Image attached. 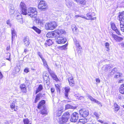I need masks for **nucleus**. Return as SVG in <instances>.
<instances>
[{
    "instance_id": "1",
    "label": "nucleus",
    "mask_w": 124,
    "mask_h": 124,
    "mask_svg": "<svg viewBox=\"0 0 124 124\" xmlns=\"http://www.w3.org/2000/svg\"><path fill=\"white\" fill-rule=\"evenodd\" d=\"M65 33V31L63 30L57 29L54 31L48 33L46 36L49 38H55L57 43L63 44L65 43L67 41L64 36Z\"/></svg>"
},
{
    "instance_id": "60",
    "label": "nucleus",
    "mask_w": 124,
    "mask_h": 124,
    "mask_svg": "<svg viewBox=\"0 0 124 124\" xmlns=\"http://www.w3.org/2000/svg\"><path fill=\"white\" fill-rule=\"evenodd\" d=\"M10 107L12 109H13L15 108V105H10Z\"/></svg>"
},
{
    "instance_id": "31",
    "label": "nucleus",
    "mask_w": 124,
    "mask_h": 124,
    "mask_svg": "<svg viewBox=\"0 0 124 124\" xmlns=\"http://www.w3.org/2000/svg\"><path fill=\"white\" fill-rule=\"evenodd\" d=\"M78 3L81 4H83L84 3V1L85 0H75Z\"/></svg>"
},
{
    "instance_id": "14",
    "label": "nucleus",
    "mask_w": 124,
    "mask_h": 124,
    "mask_svg": "<svg viewBox=\"0 0 124 124\" xmlns=\"http://www.w3.org/2000/svg\"><path fill=\"white\" fill-rule=\"evenodd\" d=\"M67 118H65L62 116V118L59 119V123L61 124H63L66 123L68 121Z\"/></svg>"
},
{
    "instance_id": "49",
    "label": "nucleus",
    "mask_w": 124,
    "mask_h": 124,
    "mask_svg": "<svg viewBox=\"0 0 124 124\" xmlns=\"http://www.w3.org/2000/svg\"><path fill=\"white\" fill-rule=\"evenodd\" d=\"M49 77V75L46 72H44L43 74V77Z\"/></svg>"
},
{
    "instance_id": "29",
    "label": "nucleus",
    "mask_w": 124,
    "mask_h": 124,
    "mask_svg": "<svg viewBox=\"0 0 124 124\" xmlns=\"http://www.w3.org/2000/svg\"><path fill=\"white\" fill-rule=\"evenodd\" d=\"M42 61L43 62V63L44 65L46 68H47L48 70L49 71V67L47 64V62L46 61L44 58L42 59Z\"/></svg>"
},
{
    "instance_id": "48",
    "label": "nucleus",
    "mask_w": 124,
    "mask_h": 124,
    "mask_svg": "<svg viewBox=\"0 0 124 124\" xmlns=\"http://www.w3.org/2000/svg\"><path fill=\"white\" fill-rule=\"evenodd\" d=\"M29 71V69L28 68H26L24 70V71L26 73H27Z\"/></svg>"
},
{
    "instance_id": "20",
    "label": "nucleus",
    "mask_w": 124,
    "mask_h": 124,
    "mask_svg": "<svg viewBox=\"0 0 124 124\" xmlns=\"http://www.w3.org/2000/svg\"><path fill=\"white\" fill-rule=\"evenodd\" d=\"M49 77H43V78L45 80L44 83L46 84L47 85L49 84Z\"/></svg>"
},
{
    "instance_id": "12",
    "label": "nucleus",
    "mask_w": 124,
    "mask_h": 124,
    "mask_svg": "<svg viewBox=\"0 0 124 124\" xmlns=\"http://www.w3.org/2000/svg\"><path fill=\"white\" fill-rule=\"evenodd\" d=\"M65 90L64 94L66 98L69 99V98L68 97V93L70 91V88L69 86L65 87L64 88Z\"/></svg>"
},
{
    "instance_id": "43",
    "label": "nucleus",
    "mask_w": 124,
    "mask_h": 124,
    "mask_svg": "<svg viewBox=\"0 0 124 124\" xmlns=\"http://www.w3.org/2000/svg\"><path fill=\"white\" fill-rule=\"evenodd\" d=\"M20 70L18 67L15 68L14 69V71H15V73L16 74L18 73L19 71Z\"/></svg>"
},
{
    "instance_id": "24",
    "label": "nucleus",
    "mask_w": 124,
    "mask_h": 124,
    "mask_svg": "<svg viewBox=\"0 0 124 124\" xmlns=\"http://www.w3.org/2000/svg\"><path fill=\"white\" fill-rule=\"evenodd\" d=\"M31 28L34 30L38 34H39L40 33L41 30L35 26H33Z\"/></svg>"
},
{
    "instance_id": "23",
    "label": "nucleus",
    "mask_w": 124,
    "mask_h": 124,
    "mask_svg": "<svg viewBox=\"0 0 124 124\" xmlns=\"http://www.w3.org/2000/svg\"><path fill=\"white\" fill-rule=\"evenodd\" d=\"M114 109L115 112H116L120 108L119 106L116 103H115L114 105Z\"/></svg>"
},
{
    "instance_id": "26",
    "label": "nucleus",
    "mask_w": 124,
    "mask_h": 124,
    "mask_svg": "<svg viewBox=\"0 0 124 124\" xmlns=\"http://www.w3.org/2000/svg\"><path fill=\"white\" fill-rule=\"evenodd\" d=\"M70 115L69 112H65L62 115V116L65 117V118H67V119L68 120L69 118V116Z\"/></svg>"
},
{
    "instance_id": "62",
    "label": "nucleus",
    "mask_w": 124,
    "mask_h": 124,
    "mask_svg": "<svg viewBox=\"0 0 124 124\" xmlns=\"http://www.w3.org/2000/svg\"><path fill=\"white\" fill-rule=\"evenodd\" d=\"M29 50L28 49H24V52L25 53H26Z\"/></svg>"
},
{
    "instance_id": "50",
    "label": "nucleus",
    "mask_w": 124,
    "mask_h": 124,
    "mask_svg": "<svg viewBox=\"0 0 124 124\" xmlns=\"http://www.w3.org/2000/svg\"><path fill=\"white\" fill-rule=\"evenodd\" d=\"M10 13L11 15L13 14L14 13L15 11L14 10H11L10 9L9 10Z\"/></svg>"
},
{
    "instance_id": "39",
    "label": "nucleus",
    "mask_w": 124,
    "mask_h": 124,
    "mask_svg": "<svg viewBox=\"0 0 124 124\" xmlns=\"http://www.w3.org/2000/svg\"><path fill=\"white\" fill-rule=\"evenodd\" d=\"M117 71V69L115 68L113 69L111 72V74L113 75Z\"/></svg>"
},
{
    "instance_id": "5",
    "label": "nucleus",
    "mask_w": 124,
    "mask_h": 124,
    "mask_svg": "<svg viewBox=\"0 0 124 124\" xmlns=\"http://www.w3.org/2000/svg\"><path fill=\"white\" fill-rule=\"evenodd\" d=\"M47 4L45 3V1L41 0L39 4L38 8L39 9L44 10L47 8Z\"/></svg>"
},
{
    "instance_id": "51",
    "label": "nucleus",
    "mask_w": 124,
    "mask_h": 124,
    "mask_svg": "<svg viewBox=\"0 0 124 124\" xmlns=\"http://www.w3.org/2000/svg\"><path fill=\"white\" fill-rule=\"evenodd\" d=\"M105 46L106 48H108L109 46V43L107 42L105 44Z\"/></svg>"
},
{
    "instance_id": "32",
    "label": "nucleus",
    "mask_w": 124,
    "mask_h": 124,
    "mask_svg": "<svg viewBox=\"0 0 124 124\" xmlns=\"http://www.w3.org/2000/svg\"><path fill=\"white\" fill-rule=\"evenodd\" d=\"M122 75V74L117 73L115 75L114 78L116 79H117L120 77Z\"/></svg>"
},
{
    "instance_id": "25",
    "label": "nucleus",
    "mask_w": 124,
    "mask_h": 124,
    "mask_svg": "<svg viewBox=\"0 0 124 124\" xmlns=\"http://www.w3.org/2000/svg\"><path fill=\"white\" fill-rule=\"evenodd\" d=\"M53 44V42H52V40L50 39H49L46 41V42L45 43V45L49 46L52 45Z\"/></svg>"
},
{
    "instance_id": "45",
    "label": "nucleus",
    "mask_w": 124,
    "mask_h": 124,
    "mask_svg": "<svg viewBox=\"0 0 124 124\" xmlns=\"http://www.w3.org/2000/svg\"><path fill=\"white\" fill-rule=\"evenodd\" d=\"M119 91L120 93L124 94V89H119Z\"/></svg>"
},
{
    "instance_id": "42",
    "label": "nucleus",
    "mask_w": 124,
    "mask_h": 124,
    "mask_svg": "<svg viewBox=\"0 0 124 124\" xmlns=\"http://www.w3.org/2000/svg\"><path fill=\"white\" fill-rule=\"evenodd\" d=\"M6 23L10 27L12 26V24L10 23V21L9 19L6 22Z\"/></svg>"
},
{
    "instance_id": "21",
    "label": "nucleus",
    "mask_w": 124,
    "mask_h": 124,
    "mask_svg": "<svg viewBox=\"0 0 124 124\" xmlns=\"http://www.w3.org/2000/svg\"><path fill=\"white\" fill-rule=\"evenodd\" d=\"M69 84L71 86H73L75 85V83L73 78L68 80Z\"/></svg>"
},
{
    "instance_id": "27",
    "label": "nucleus",
    "mask_w": 124,
    "mask_h": 124,
    "mask_svg": "<svg viewBox=\"0 0 124 124\" xmlns=\"http://www.w3.org/2000/svg\"><path fill=\"white\" fill-rule=\"evenodd\" d=\"M43 89V87L42 85H39L36 91V94H37L39 92L42 91Z\"/></svg>"
},
{
    "instance_id": "7",
    "label": "nucleus",
    "mask_w": 124,
    "mask_h": 124,
    "mask_svg": "<svg viewBox=\"0 0 124 124\" xmlns=\"http://www.w3.org/2000/svg\"><path fill=\"white\" fill-rule=\"evenodd\" d=\"M95 14L94 13H88L86 15L87 17L86 19L93 20L96 19V17H94Z\"/></svg>"
},
{
    "instance_id": "53",
    "label": "nucleus",
    "mask_w": 124,
    "mask_h": 124,
    "mask_svg": "<svg viewBox=\"0 0 124 124\" xmlns=\"http://www.w3.org/2000/svg\"><path fill=\"white\" fill-rule=\"evenodd\" d=\"M8 56L9 58H7L6 59L7 60H8L9 61H11V59H10V54L9 53H8Z\"/></svg>"
},
{
    "instance_id": "9",
    "label": "nucleus",
    "mask_w": 124,
    "mask_h": 124,
    "mask_svg": "<svg viewBox=\"0 0 124 124\" xmlns=\"http://www.w3.org/2000/svg\"><path fill=\"white\" fill-rule=\"evenodd\" d=\"M111 27L112 30L114 31L118 35H120V32L118 30L116 27V26L115 23L112 22H111L110 23Z\"/></svg>"
},
{
    "instance_id": "33",
    "label": "nucleus",
    "mask_w": 124,
    "mask_h": 124,
    "mask_svg": "<svg viewBox=\"0 0 124 124\" xmlns=\"http://www.w3.org/2000/svg\"><path fill=\"white\" fill-rule=\"evenodd\" d=\"M67 77L68 80H70V79H71L73 78V77L72 76L71 74L70 73H68Z\"/></svg>"
},
{
    "instance_id": "46",
    "label": "nucleus",
    "mask_w": 124,
    "mask_h": 124,
    "mask_svg": "<svg viewBox=\"0 0 124 124\" xmlns=\"http://www.w3.org/2000/svg\"><path fill=\"white\" fill-rule=\"evenodd\" d=\"M10 9L11 10H14V6L12 4H10Z\"/></svg>"
},
{
    "instance_id": "16",
    "label": "nucleus",
    "mask_w": 124,
    "mask_h": 124,
    "mask_svg": "<svg viewBox=\"0 0 124 124\" xmlns=\"http://www.w3.org/2000/svg\"><path fill=\"white\" fill-rule=\"evenodd\" d=\"M63 108L62 107H60L59 108V109L57 110L56 112L57 116L59 117L61 115L63 111Z\"/></svg>"
},
{
    "instance_id": "8",
    "label": "nucleus",
    "mask_w": 124,
    "mask_h": 124,
    "mask_svg": "<svg viewBox=\"0 0 124 124\" xmlns=\"http://www.w3.org/2000/svg\"><path fill=\"white\" fill-rule=\"evenodd\" d=\"M86 96L88 98H89L93 102H94L96 103L97 104H98L99 106L101 107L102 106L101 102L100 101H99L97 100H95L93 98L92 96L89 95L88 94H86Z\"/></svg>"
},
{
    "instance_id": "56",
    "label": "nucleus",
    "mask_w": 124,
    "mask_h": 124,
    "mask_svg": "<svg viewBox=\"0 0 124 124\" xmlns=\"http://www.w3.org/2000/svg\"><path fill=\"white\" fill-rule=\"evenodd\" d=\"M94 114L95 116H96L97 118H99L98 115L97 113L96 112H94Z\"/></svg>"
},
{
    "instance_id": "22",
    "label": "nucleus",
    "mask_w": 124,
    "mask_h": 124,
    "mask_svg": "<svg viewBox=\"0 0 124 124\" xmlns=\"http://www.w3.org/2000/svg\"><path fill=\"white\" fill-rule=\"evenodd\" d=\"M74 41L77 47L79 48V49H80L81 48V47L79 44V41L76 39H74Z\"/></svg>"
},
{
    "instance_id": "13",
    "label": "nucleus",
    "mask_w": 124,
    "mask_h": 124,
    "mask_svg": "<svg viewBox=\"0 0 124 124\" xmlns=\"http://www.w3.org/2000/svg\"><path fill=\"white\" fill-rule=\"evenodd\" d=\"M36 22L39 25L41 26H43L45 23V22L44 20H41L39 18L37 19Z\"/></svg>"
},
{
    "instance_id": "15",
    "label": "nucleus",
    "mask_w": 124,
    "mask_h": 124,
    "mask_svg": "<svg viewBox=\"0 0 124 124\" xmlns=\"http://www.w3.org/2000/svg\"><path fill=\"white\" fill-rule=\"evenodd\" d=\"M11 40L13 42V39L15 38V36L16 35V31L14 28H12L11 29Z\"/></svg>"
},
{
    "instance_id": "44",
    "label": "nucleus",
    "mask_w": 124,
    "mask_h": 124,
    "mask_svg": "<svg viewBox=\"0 0 124 124\" xmlns=\"http://www.w3.org/2000/svg\"><path fill=\"white\" fill-rule=\"evenodd\" d=\"M121 27V30L122 31L124 32V25H120Z\"/></svg>"
},
{
    "instance_id": "19",
    "label": "nucleus",
    "mask_w": 124,
    "mask_h": 124,
    "mask_svg": "<svg viewBox=\"0 0 124 124\" xmlns=\"http://www.w3.org/2000/svg\"><path fill=\"white\" fill-rule=\"evenodd\" d=\"M79 113L81 116L84 118L85 117V109H81L79 111Z\"/></svg>"
},
{
    "instance_id": "57",
    "label": "nucleus",
    "mask_w": 124,
    "mask_h": 124,
    "mask_svg": "<svg viewBox=\"0 0 124 124\" xmlns=\"http://www.w3.org/2000/svg\"><path fill=\"white\" fill-rule=\"evenodd\" d=\"M96 81L98 83H99L100 82V80L99 78H96Z\"/></svg>"
},
{
    "instance_id": "40",
    "label": "nucleus",
    "mask_w": 124,
    "mask_h": 124,
    "mask_svg": "<svg viewBox=\"0 0 124 124\" xmlns=\"http://www.w3.org/2000/svg\"><path fill=\"white\" fill-rule=\"evenodd\" d=\"M55 86L56 88L57 89V91H60V86L58 84H56L55 85Z\"/></svg>"
},
{
    "instance_id": "30",
    "label": "nucleus",
    "mask_w": 124,
    "mask_h": 124,
    "mask_svg": "<svg viewBox=\"0 0 124 124\" xmlns=\"http://www.w3.org/2000/svg\"><path fill=\"white\" fill-rule=\"evenodd\" d=\"M40 95V94H38L36 95L35 101V103H37L38 101L41 98L39 96V95Z\"/></svg>"
},
{
    "instance_id": "41",
    "label": "nucleus",
    "mask_w": 124,
    "mask_h": 124,
    "mask_svg": "<svg viewBox=\"0 0 124 124\" xmlns=\"http://www.w3.org/2000/svg\"><path fill=\"white\" fill-rule=\"evenodd\" d=\"M37 54L42 60L44 58L43 57V55L42 54L39 52L38 51L37 52Z\"/></svg>"
},
{
    "instance_id": "63",
    "label": "nucleus",
    "mask_w": 124,
    "mask_h": 124,
    "mask_svg": "<svg viewBox=\"0 0 124 124\" xmlns=\"http://www.w3.org/2000/svg\"><path fill=\"white\" fill-rule=\"evenodd\" d=\"M89 111L87 110L86 111V116L87 115V116L89 114Z\"/></svg>"
},
{
    "instance_id": "6",
    "label": "nucleus",
    "mask_w": 124,
    "mask_h": 124,
    "mask_svg": "<svg viewBox=\"0 0 124 124\" xmlns=\"http://www.w3.org/2000/svg\"><path fill=\"white\" fill-rule=\"evenodd\" d=\"M79 114L75 112L73 113L71 115L70 118V121L72 122H76L78 118Z\"/></svg>"
},
{
    "instance_id": "54",
    "label": "nucleus",
    "mask_w": 124,
    "mask_h": 124,
    "mask_svg": "<svg viewBox=\"0 0 124 124\" xmlns=\"http://www.w3.org/2000/svg\"><path fill=\"white\" fill-rule=\"evenodd\" d=\"M40 94V95H39V96H40V97L41 98H42V97H43L44 95H45V93L42 94L41 93H39V94Z\"/></svg>"
},
{
    "instance_id": "55",
    "label": "nucleus",
    "mask_w": 124,
    "mask_h": 124,
    "mask_svg": "<svg viewBox=\"0 0 124 124\" xmlns=\"http://www.w3.org/2000/svg\"><path fill=\"white\" fill-rule=\"evenodd\" d=\"M25 83L26 84H29V81L28 80H27V79L26 78H25Z\"/></svg>"
},
{
    "instance_id": "4",
    "label": "nucleus",
    "mask_w": 124,
    "mask_h": 124,
    "mask_svg": "<svg viewBox=\"0 0 124 124\" xmlns=\"http://www.w3.org/2000/svg\"><path fill=\"white\" fill-rule=\"evenodd\" d=\"M57 25L55 22H52L49 23H46L45 25L46 29L47 30H53L56 28Z\"/></svg>"
},
{
    "instance_id": "17",
    "label": "nucleus",
    "mask_w": 124,
    "mask_h": 124,
    "mask_svg": "<svg viewBox=\"0 0 124 124\" xmlns=\"http://www.w3.org/2000/svg\"><path fill=\"white\" fill-rule=\"evenodd\" d=\"M113 67L112 65H107L104 66L102 67V69L103 70H104L105 71H107L108 70L110 69L111 68Z\"/></svg>"
},
{
    "instance_id": "61",
    "label": "nucleus",
    "mask_w": 124,
    "mask_h": 124,
    "mask_svg": "<svg viewBox=\"0 0 124 124\" xmlns=\"http://www.w3.org/2000/svg\"><path fill=\"white\" fill-rule=\"evenodd\" d=\"M20 23L21 24H22L23 22V19H22L20 20L19 21Z\"/></svg>"
},
{
    "instance_id": "58",
    "label": "nucleus",
    "mask_w": 124,
    "mask_h": 124,
    "mask_svg": "<svg viewBox=\"0 0 124 124\" xmlns=\"http://www.w3.org/2000/svg\"><path fill=\"white\" fill-rule=\"evenodd\" d=\"M124 82V79L120 80L119 81V83H122Z\"/></svg>"
},
{
    "instance_id": "2",
    "label": "nucleus",
    "mask_w": 124,
    "mask_h": 124,
    "mask_svg": "<svg viewBox=\"0 0 124 124\" xmlns=\"http://www.w3.org/2000/svg\"><path fill=\"white\" fill-rule=\"evenodd\" d=\"M20 8L21 11V14L25 15H28L31 17H35L37 13L36 9L31 7L27 9L26 5L23 2H21L20 4Z\"/></svg>"
},
{
    "instance_id": "10",
    "label": "nucleus",
    "mask_w": 124,
    "mask_h": 124,
    "mask_svg": "<svg viewBox=\"0 0 124 124\" xmlns=\"http://www.w3.org/2000/svg\"><path fill=\"white\" fill-rule=\"evenodd\" d=\"M23 42L25 46L27 47L29 46L30 43L29 38L27 37H25L24 38Z\"/></svg>"
},
{
    "instance_id": "47",
    "label": "nucleus",
    "mask_w": 124,
    "mask_h": 124,
    "mask_svg": "<svg viewBox=\"0 0 124 124\" xmlns=\"http://www.w3.org/2000/svg\"><path fill=\"white\" fill-rule=\"evenodd\" d=\"M66 4L67 6L68 7H70L71 5V2H66Z\"/></svg>"
},
{
    "instance_id": "11",
    "label": "nucleus",
    "mask_w": 124,
    "mask_h": 124,
    "mask_svg": "<svg viewBox=\"0 0 124 124\" xmlns=\"http://www.w3.org/2000/svg\"><path fill=\"white\" fill-rule=\"evenodd\" d=\"M110 35H111V37L112 38L117 42H119L120 41L122 40L123 39L122 38L118 37L113 33H111V34H110Z\"/></svg>"
},
{
    "instance_id": "64",
    "label": "nucleus",
    "mask_w": 124,
    "mask_h": 124,
    "mask_svg": "<svg viewBox=\"0 0 124 124\" xmlns=\"http://www.w3.org/2000/svg\"><path fill=\"white\" fill-rule=\"evenodd\" d=\"M121 46L123 47H124V42L121 44Z\"/></svg>"
},
{
    "instance_id": "34",
    "label": "nucleus",
    "mask_w": 124,
    "mask_h": 124,
    "mask_svg": "<svg viewBox=\"0 0 124 124\" xmlns=\"http://www.w3.org/2000/svg\"><path fill=\"white\" fill-rule=\"evenodd\" d=\"M68 44L66 43L65 45L61 46L60 47V49L62 50L66 49L67 48V47L68 46Z\"/></svg>"
},
{
    "instance_id": "59",
    "label": "nucleus",
    "mask_w": 124,
    "mask_h": 124,
    "mask_svg": "<svg viewBox=\"0 0 124 124\" xmlns=\"http://www.w3.org/2000/svg\"><path fill=\"white\" fill-rule=\"evenodd\" d=\"M123 88V89H124V84H123L121 85L120 87L119 88V89H121Z\"/></svg>"
},
{
    "instance_id": "35",
    "label": "nucleus",
    "mask_w": 124,
    "mask_h": 124,
    "mask_svg": "<svg viewBox=\"0 0 124 124\" xmlns=\"http://www.w3.org/2000/svg\"><path fill=\"white\" fill-rule=\"evenodd\" d=\"M119 16V18L124 17V12H120Z\"/></svg>"
},
{
    "instance_id": "52",
    "label": "nucleus",
    "mask_w": 124,
    "mask_h": 124,
    "mask_svg": "<svg viewBox=\"0 0 124 124\" xmlns=\"http://www.w3.org/2000/svg\"><path fill=\"white\" fill-rule=\"evenodd\" d=\"M51 91L52 93H53L55 91V89L54 88H51Z\"/></svg>"
},
{
    "instance_id": "37",
    "label": "nucleus",
    "mask_w": 124,
    "mask_h": 124,
    "mask_svg": "<svg viewBox=\"0 0 124 124\" xmlns=\"http://www.w3.org/2000/svg\"><path fill=\"white\" fill-rule=\"evenodd\" d=\"M119 20L120 22V25H124V17L119 18Z\"/></svg>"
},
{
    "instance_id": "38",
    "label": "nucleus",
    "mask_w": 124,
    "mask_h": 124,
    "mask_svg": "<svg viewBox=\"0 0 124 124\" xmlns=\"http://www.w3.org/2000/svg\"><path fill=\"white\" fill-rule=\"evenodd\" d=\"M23 122L24 124H29V122L28 118L24 119Z\"/></svg>"
},
{
    "instance_id": "3",
    "label": "nucleus",
    "mask_w": 124,
    "mask_h": 124,
    "mask_svg": "<svg viewBox=\"0 0 124 124\" xmlns=\"http://www.w3.org/2000/svg\"><path fill=\"white\" fill-rule=\"evenodd\" d=\"M45 100H42L39 102L37 107V108L39 109L41 108L42 107L43 108V109L41 110L40 112L42 115H46L47 113V109L45 106Z\"/></svg>"
},
{
    "instance_id": "28",
    "label": "nucleus",
    "mask_w": 124,
    "mask_h": 124,
    "mask_svg": "<svg viewBox=\"0 0 124 124\" xmlns=\"http://www.w3.org/2000/svg\"><path fill=\"white\" fill-rule=\"evenodd\" d=\"M70 108L74 109L76 108V107L69 104H67L66 105L65 107V109H68Z\"/></svg>"
},
{
    "instance_id": "36",
    "label": "nucleus",
    "mask_w": 124,
    "mask_h": 124,
    "mask_svg": "<svg viewBox=\"0 0 124 124\" xmlns=\"http://www.w3.org/2000/svg\"><path fill=\"white\" fill-rule=\"evenodd\" d=\"M16 19L18 20H21L22 19V15L19 13H18L17 15Z\"/></svg>"
},
{
    "instance_id": "18",
    "label": "nucleus",
    "mask_w": 124,
    "mask_h": 124,
    "mask_svg": "<svg viewBox=\"0 0 124 124\" xmlns=\"http://www.w3.org/2000/svg\"><path fill=\"white\" fill-rule=\"evenodd\" d=\"M20 88L21 89L22 92L23 93H26V89L25 86L24 84H22L20 86Z\"/></svg>"
}]
</instances>
